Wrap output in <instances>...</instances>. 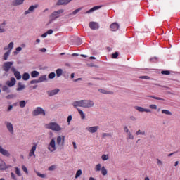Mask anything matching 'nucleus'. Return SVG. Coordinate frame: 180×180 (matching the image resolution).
Wrapping results in <instances>:
<instances>
[{
  "instance_id": "nucleus-1",
  "label": "nucleus",
  "mask_w": 180,
  "mask_h": 180,
  "mask_svg": "<svg viewBox=\"0 0 180 180\" xmlns=\"http://www.w3.org/2000/svg\"><path fill=\"white\" fill-rule=\"evenodd\" d=\"M72 106L77 109V108H94L95 106V102L92 100H79L72 103Z\"/></svg>"
},
{
  "instance_id": "nucleus-2",
  "label": "nucleus",
  "mask_w": 180,
  "mask_h": 180,
  "mask_svg": "<svg viewBox=\"0 0 180 180\" xmlns=\"http://www.w3.org/2000/svg\"><path fill=\"white\" fill-rule=\"evenodd\" d=\"M45 127L53 131H61V130H63L61 126L57 122H49L45 125Z\"/></svg>"
},
{
  "instance_id": "nucleus-3",
  "label": "nucleus",
  "mask_w": 180,
  "mask_h": 180,
  "mask_svg": "<svg viewBox=\"0 0 180 180\" xmlns=\"http://www.w3.org/2000/svg\"><path fill=\"white\" fill-rule=\"evenodd\" d=\"M64 13V9H59L56 11H53L49 16V22H53L57 18H60L61 14Z\"/></svg>"
},
{
  "instance_id": "nucleus-4",
  "label": "nucleus",
  "mask_w": 180,
  "mask_h": 180,
  "mask_svg": "<svg viewBox=\"0 0 180 180\" xmlns=\"http://www.w3.org/2000/svg\"><path fill=\"white\" fill-rule=\"evenodd\" d=\"M13 64H14L13 61L5 62L2 65L3 71H4L5 72H9V71L11 70L12 71V68H13Z\"/></svg>"
},
{
  "instance_id": "nucleus-5",
  "label": "nucleus",
  "mask_w": 180,
  "mask_h": 180,
  "mask_svg": "<svg viewBox=\"0 0 180 180\" xmlns=\"http://www.w3.org/2000/svg\"><path fill=\"white\" fill-rule=\"evenodd\" d=\"M64 144H65V136H58L56 138V146L59 148H64Z\"/></svg>"
},
{
  "instance_id": "nucleus-6",
  "label": "nucleus",
  "mask_w": 180,
  "mask_h": 180,
  "mask_svg": "<svg viewBox=\"0 0 180 180\" xmlns=\"http://www.w3.org/2000/svg\"><path fill=\"white\" fill-rule=\"evenodd\" d=\"M33 116H39V115H41V116H46V110L43 109L41 107H37L32 112Z\"/></svg>"
},
{
  "instance_id": "nucleus-7",
  "label": "nucleus",
  "mask_w": 180,
  "mask_h": 180,
  "mask_svg": "<svg viewBox=\"0 0 180 180\" xmlns=\"http://www.w3.org/2000/svg\"><path fill=\"white\" fill-rule=\"evenodd\" d=\"M4 124L10 134H13L15 133V129H13V124L8 121H5Z\"/></svg>"
},
{
  "instance_id": "nucleus-8",
  "label": "nucleus",
  "mask_w": 180,
  "mask_h": 180,
  "mask_svg": "<svg viewBox=\"0 0 180 180\" xmlns=\"http://www.w3.org/2000/svg\"><path fill=\"white\" fill-rule=\"evenodd\" d=\"M48 150L51 151V153H53V151H56L57 150V146H56V140L54 139H52L48 146Z\"/></svg>"
},
{
  "instance_id": "nucleus-9",
  "label": "nucleus",
  "mask_w": 180,
  "mask_h": 180,
  "mask_svg": "<svg viewBox=\"0 0 180 180\" xmlns=\"http://www.w3.org/2000/svg\"><path fill=\"white\" fill-rule=\"evenodd\" d=\"M39 8V4L32 5L29 7L28 10L24 12V15H30V13H33L36 9Z\"/></svg>"
},
{
  "instance_id": "nucleus-10",
  "label": "nucleus",
  "mask_w": 180,
  "mask_h": 180,
  "mask_svg": "<svg viewBox=\"0 0 180 180\" xmlns=\"http://www.w3.org/2000/svg\"><path fill=\"white\" fill-rule=\"evenodd\" d=\"M6 85L8 86V88H12V86H15V85H16V79H15V77H11L10 80H8L6 82Z\"/></svg>"
},
{
  "instance_id": "nucleus-11",
  "label": "nucleus",
  "mask_w": 180,
  "mask_h": 180,
  "mask_svg": "<svg viewBox=\"0 0 180 180\" xmlns=\"http://www.w3.org/2000/svg\"><path fill=\"white\" fill-rule=\"evenodd\" d=\"M134 109L141 113L146 112V113H151V110L146 109L141 106H135Z\"/></svg>"
},
{
  "instance_id": "nucleus-12",
  "label": "nucleus",
  "mask_w": 180,
  "mask_h": 180,
  "mask_svg": "<svg viewBox=\"0 0 180 180\" xmlns=\"http://www.w3.org/2000/svg\"><path fill=\"white\" fill-rule=\"evenodd\" d=\"M86 130L89 131V133H96L98 130H99V127L98 126H94V127H88L86 128Z\"/></svg>"
},
{
  "instance_id": "nucleus-13",
  "label": "nucleus",
  "mask_w": 180,
  "mask_h": 180,
  "mask_svg": "<svg viewBox=\"0 0 180 180\" xmlns=\"http://www.w3.org/2000/svg\"><path fill=\"white\" fill-rule=\"evenodd\" d=\"M6 21H4L2 23H0V34L6 32Z\"/></svg>"
},
{
  "instance_id": "nucleus-14",
  "label": "nucleus",
  "mask_w": 180,
  "mask_h": 180,
  "mask_svg": "<svg viewBox=\"0 0 180 180\" xmlns=\"http://www.w3.org/2000/svg\"><path fill=\"white\" fill-rule=\"evenodd\" d=\"M11 71L12 72H14V76L15 77L16 79L19 80L22 79V75H20V72L17 71L16 68H12Z\"/></svg>"
},
{
  "instance_id": "nucleus-15",
  "label": "nucleus",
  "mask_w": 180,
  "mask_h": 180,
  "mask_svg": "<svg viewBox=\"0 0 180 180\" xmlns=\"http://www.w3.org/2000/svg\"><path fill=\"white\" fill-rule=\"evenodd\" d=\"M0 154H2V155H4V157H11V153L9 151H8L6 149H4L2 148V146L0 145Z\"/></svg>"
},
{
  "instance_id": "nucleus-16",
  "label": "nucleus",
  "mask_w": 180,
  "mask_h": 180,
  "mask_svg": "<svg viewBox=\"0 0 180 180\" xmlns=\"http://www.w3.org/2000/svg\"><path fill=\"white\" fill-rule=\"evenodd\" d=\"M23 2H25V0H13L11 5L12 6H20V5H23Z\"/></svg>"
},
{
  "instance_id": "nucleus-17",
  "label": "nucleus",
  "mask_w": 180,
  "mask_h": 180,
  "mask_svg": "<svg viewBox=\"0 0 180 180\" xmlns=\"http://www.w3.org/2000/svg\"><path fill=\"white\" fill-rule=\"evenodd\" d=\"M37 147V144L34 143V146L32 147L30 151L29 157H36V155H34V153L36 151Z\"/></svg>"
},
{
  "instance_id": "nucleus-18",
  "label": "nucleus",
  "mask_w": 180,
  "mask_h": 180,
  "mask_svg": "<svg viewBox=\"0 0 180 180\" xmlns=\"http://www.w3.org/2000/svg\"><path fill=\"white\" fill-rule=\"evenodd\" d=\"M59 92H60L59 89H55L53 90H51V91H48L47 94L49 95V96H54V95H57V94L59 93Z\"/></svg>"
},
{
  "instance_id": "nucleus-19",
  "label": "nucleus",
  "mask_w": 180,
  "mask_h": 180,
  "mask_svg": "<svg viewBox=\"0 0 180 180\" xmlns=\"http://www.w3.org/2000/svg\"><path fill=\"white\" fill-rule=\"evenodd\" d=\"M89 27L92 30H96V29H99V25H98V22H89Z\"/></svg>"
},
{
  "instance_id": "nucleus-20",
  "label": "nucleus",
  "mask_w": 180,
  "mask_h": 180,
  "mask_svg": "<svg viewBox=\"0 0 180 180\" xmlns=\"http://www.w3.org/2000/svg\"><path fill=\"white\" fill-rule=\"evenodd\" d=\"M112 32H116L117 30H119V24L117 22H113L110 26Z\"/></svg>"
},
{
  "instance_id": "nucleus-21",
  "label": "nucleus",
  "mask_w": 180,
  "mask_h": 180,
  "mask_svg": "<svg viewBox=\"0 0 180 180\" xmlns=\"http://www.w3.org/2000/svg\"><path fill=\"white\" fill-rule=\"evenodd\" d=\"M71 1H72V0H58L56 5H58V6H60L61 5H67V4H70V2H71Z\"/></svg>"
},
{
  "instance_id": "nucleus-22",
  "label": "nucleus",
  "mask_w": 180,
  "mask_h": 180,
  "mask_svg": "<svg viewBox=\"0 0 180 180\" xmlns=\"http://www.w3.org/2000/svg\"><path fill=\"white\" fill-rule=\"evenodd\" d=\"M9 56H11V51H6L2 56L3 61H8Z\"/></svg>"
},
{
  "instance_id": "nucleus-23",
  "label": "nucleus",
  "mask_w": 180,
  "mask_h": 180,
  "mask_svg": "<svg viewBox=\"0 0 180 180\" xmlns=\"http://www.w3.org/2000/svg\"><path fill=\"white\" fill-rule=\"evenodd\" d=\"M76 109H77L78 113L79 114L81 119L82 120H84V119H86V117L84 111H82V110H81L80 108H78V107Z\"/></svg>"
},
{
  "instance_id": "nucleus-24",
  "label": "nucleus",
  "mask_w": 180,
  "mask_h": 180,
  "mask_svg": "<svg viewBox=\"0 0 180 180\" xmlns=\"http://www.w3.org/2000/svg\"><path fill=\"white\" fill-rule=\"evenodd\" d=\"M102 8V6H96L93 8H91L90 10L87 11L86 13H92V12H95V11H98V9H101Z\"/></svg>"
},
{
  "instance_id": "nucleus-25",
  "label": "nucleus",
  "mask_w": 180,
  "mask_h": 180,
  "mask_svg": "<svg viewBox=\"0 0 180 180\" xmlns=\"http://www.w3.org/2000/svg\"><path fill=\"white\" fill-rule=\"evenodd\" d=\"M26 88V86L25 84H22V82H18V88L16 89V91H23Z\"/></svg>"
},
{
  "instance_id": "nucleus-26",
  "label": "nucleus",
  "mask_w": 180,
  "mask_h": 180,
  "mask_svg": "<svg viewBox=\"0 0 180 180\" xmlns=\"http://www.w3.org/2000/svg\"><path fill=\"white\" fill-rule=\"evenodd\" d=\"M136 136H147V132L144 130L139 129L135 133Z\"/></svg>"
},
{
  "instance_id": "nucleus-27",
  "label": "nucleus",
  "mask_w": 180,
  "mask_h": 180,
  "mask_svg": "<svg viewBox=\"0 0 180 180\" xmlns=\"http://www.w3.org/2000/svg\"><path fill=\"white\" fill-rule=\"evenodd\" d=\"M126 140H127V141H129V140H134V135L131 131L127 134Z\"/></svg>"
},
{
  "instance_id": "nucleus-28",
  "label": "nucleus",
  "mask_w": 180,
  "mask_h": 180,
  "mask_svg": "<svg viewBox=\"0 0 180 180\" xmlns=\"http://www.w3.org/2000/svg\"><path fill=\"white\" fill-rule=\"evenodd\" d=\"M44 81H47V75H43L41 77H39L38 82H44Z\"/></svg>"
},
{
  "instance_id": "nucleus-29",
  "label": "nucleus",
  "mask_w": 180,
  "mask_h": 180,
  "mask_svg": "<svg viewBox=\"0 0 180 180\" xmlns=\"http://www.w3.org/2000/svg\"><path fill=\"white\" fill-rule=\"evenodd\" d=\"M98 91L100 92V94H103L104 95H110V94H112V92L103 89H98Z\"/></svg>"
},
{
  "instance_id": "nucleus-30",
  "label": "nucleus",
  "mask_w": 180,
  "mask_h": 180,
  "mask_svg": "<svg viewBox=\"0 0 180 180\" xmlns=\"http://www.w3.org/2000/svg\"><path fill=\"white\" fill-rule=\"evenodd\" d=\"M82 10V8H79L73 11L72 13L68 14V16H75V15H77V13L81 12Z\"/></svg>"
},
{
  "instance_id": "nucleus-31",
  "label": "nucleus",
  "mask_w": 180,
  "mask_h": 180,
  "mask_svg": "<svg viewBox=\"0 0 180 180\" xmlns=\"http://www.w3.org/2000/svg\"><path fill=\"white\" fill-rule=\"evenodd\" d=\"M39 75H40V72H39L36 70L31 72L32 78H37V77H39Z\"/></svg>"
},
{
  "instance_id": "nucleus-32",
  "label": "nucleus",
  "mask_w": 180,
  "mask_h": 180,
  "mask_svg": "<svg viewBox=\"0 0 180 180\" xmlns=\"http://www.w3.org/2000/svg\"><path fill=\"white\" fill-rule=\"evenodd\" d=\"M6 169V165L5 162L2 161V159H0V170Z\"/></svg>"
},
{
  "instance_id": "nucleus-33",
  "label": "nucleus",
  "mask_w": 180,
  "mask_h": 180,
  "mask_svg": "<svg viewBox=\"0 0 180 180\" xmlns=\"http://www.w3.org/2000/svg\"><path fill=\"white\" fill-rule=\"evenodd\" d=\"M2 91L4 92H6V94H10L11 93V89H9V86H2Z\"/></svg>"
},
{
  "instance_id": "nucleus-34",
  "label": "nucleus",
  "mask_w": 180,
  "mask_h": 180,
  "mask_svg": "<svg viewBox=\"0 0 180 180\" xmlns=\"http://www.w3.org/2000/svg\"><path fill=\"white\" fill-rule=\"evenodd\" d=\"M29 78H30V75H29V73L25 72L22 75V79L24 81H27Z\"/></svg>"
},
{
  "instance_id": "nucleus-35",
  "label": "nucleus",
  "mask_w": 180,
  "mask_h": 180,
  "mask_svg": "<svg viewBox=\"0 0 180 180\" xmlns=\"http://www.w3.org/2000/svg\"><path fill=\"white\" fill-rule=\"evenodd\" d=\"M14 46H15V44L13 42H10L8 44V51H10V53H11L12 50L13 49Z\"/></svg>"
},
{
  "instance_id": "nucleus-36",
  "label": "nucleus",
  "mask_w": 180,
  "mask_h": 180,
  "mask_svg": "<svg viewBox=\"0 0 180 180\" xmlns=\"http://www.w3.org/2000/svg\"><path fill=\"white\" fill-rule=\"evenodd\" d=\"M63 75V69H57L56 70V77L60 78Z\"/></svg>"
},
{
  "instance_id": "nucleus-37",
  "label": "nucleus",
  "mask_w": 180,
  "mask_h": 180,
  "mask_svg": "<svg viewBox=\"0 0 180 180\" xmlns=\"http://www.w3.org/2000/svg\"><path fill=\"white\" fill-rule=\"evenodd\" d=\"M162 115H167L168 116H172V112L168 110H162Z\"/></svg>"
},
{
  "instance_id": "nucleus-38",
  "label": "nucleus",
  "mask_w": 180,
  "mask_h": 180,
  "mask_svg": "<svg viewBox=\"0 0 180 180\" xmlns=\"http://www.w3.org/2000/svg\"><path fill=\"white\" fill-rule=\"evenodd\" d=\"M26 103L27 102L25 101L24 100L20 101L19 102L20 108H25L26 106Z\"/></svg>"
},
{
  "instance_id": "nucleus-39",
  "label": "nucleus",
  "mask_w": 180,
  "mask_h": 180,
  "mask_svg": "<svg viewBox=\"0 0 180 180\" xmlns=\"http://www.w3.org/2000/svg\"><path fill=\"white\" fill-rule=\"evenodd\" d=\"M101 174L102 175H103V176L108 175V170L106 169V168H105V167H101Z\"/></svg>"
},
{
  "instance_id": "nucleus-40",
  "label": "nucleus",
  "mask_w": 180,
  "mask_h": 180,
  "mask_svg": "<svg viewBox=\"0 0 180 180\" xmlns=\"http://www.w3.org/2000/svg\"><path fill=\"white\" fill-rule=\"evenodd\" d=\"M22 50V47L18 46L15 49V51H13V54L14 56H18V54L19 53V52Z\"/></svg>"
},
{
  "instance_id": "nucleus-41",
  "label": "nucleus",
  "mask_w": 180,
  "mask_h": 180,
  "mask_svg": "<svg viewBox=\"0 0 180 180\" xmlns=\"http://www.w3.org/2000/svg\"><path fill=\"white\" fill-rule=\"evenodd\" d=\"M48 78L49 79H54V78H56V73L55 72H51L49 75H48Z\"/></svg>"
},
{
  "instance_id": "nucleus-42",
  "label": "nucleus",
  "mask_w": 180,
  "mask_h": 180,
  "mask_svg": "<svg viewBox=\"0 0 180 180\" xmlns=\"http://www.w3.org/2000/svg\"><path fill=\"white\" fill-rule=\"evenodd\" d=\"M112 135L110 133H103L101 134L102 139H106V137H111Z\"/></svg>"
},
{
  "instance_id": "nucleus-43",
  "label": "nucleus",
  "mask_w": 180,
  "mask_h": 180,
  "mask_svg": "<svg viewBox=\"0 0 180 180\" xmlns=\"http://www.w3.org/2000/svg\"><path fill=\"white\" fill-rule=\"evenodd\" d=\"M148 98H152V99H156L157 101H165V99L160 97H155L153 96H148Z\"/></svg>"
},
{
  "instance_id": "nucleus-44",
  "label": "nucleus",
  "mask_w": 180,
  "mask_h": 180,
  "mask_svg": "<svg viewBox=\"0 0 180 180\" xmlns=\"http://www.w3.org/2000/svg\"><path fill=\"white\" fill-rule=\"evenodd\" d=\"M82 175V170L81 169H79L77 170V172H76V174H75V178H79L80 176Z\"/></svg>"
},
{
  "instance_id": "nucleus-45",
  "label": "nucleus",
  "mask_w": 180,
  "mask_h": 180,
  "mask_svg": "<svg viewBox=\"0 0 180 180\" xmlns=\"http://www.w3.org/2000/svg\"><path fill=\"white\" fill-rule=\"evenodd\" d=\"M15 174L18 176H22V174L20 173V169L18 167H15Z\"/></svg>"
},
{
  "instance_id": "nucleus-46",
  "label": "nucleus",
  "mask_w": 180,
  "mask_h": 180,
  "mask_svg": "<svg viewBox=\"0 0 180 180\" xmlns=\"http://www.w3.org/2000/svg\"><path fill=\"white\" fill-rule=\"evenodd\" d=\"M124 131L126 134H128L129 133H130V129H129V127L127 126H124Z\"/></svg>"
},
{
  "instance_id": "nucleus-47",
  "label": "nucleus",
  "mask_w": 180,
  "mask_h": 180,
  "mask_svg": "<svg viewBox=\"0 0 180 180\" xmlns=\"http://www.w3.org/2000/svg\"><path fill=\"white\" fill-rule=\"evenodd\" d=\"M71 120H72V115H69L68 117V120H67L68 126H70V124L71 123Z\"/></svg>"
},
{
  "instance_id": "nucleus-48",
  "label": "nucleus",
  "mask_w": 180,
  "mask_h": 180,
  "mask_svg": "<svg viewBox=\"0 0 180 180\" xmlns=\"http://www.w3.org/2000/svg\"><path fill=\"white\" fill-rule=\"evenodd\" d=\"M22 169L24 171V172H25V174H27V175L29 174V172L27 171V167H26V166L22 165Z\"/></svg>"
},
{
  "instance_id": "nucleus-49",
  "label": "nucleus",
  "mask_w": 180,
  "mask_h": 180,
  "mask_svg": "<svg viewBox=\"0 0 180 180\" xmlns=\"http://www.w3.org/2000/svg\"><path fill=\"white\" fill-rule=\"evenodd\" d=\"M161 74H162L163 75H169L171 72L169 70H163L161 72Z\"/></svg>"
},
{
  "instance_id": "nucleus-50",
  "label": "nucleus",
  "mask_w": 180,
  "mask_h": 180,
  "mask_svg": "<svg viewBox=\"0 0 180 180\" xmlns=\"http://www.w3.org/2000/svg\"><path fill=\"white\" fill-rule=\"evenodd\" d=\"M101 169H102V165H101V164H98L96 166V171H101Z\"/></svg>"
},
{
  "instance_id": "nucleus-51",
  "label": "nucleus",
  "mask_w": 180,
  "mask_h": 180,
  "mask_svg": "<svg viewBox=\"0 0 180 180\" xmlns=\"http://www.w3.org/2000/svg\"><path fill=\"white\" fill-rule=\"evenodd\" d=\"M150 109H153L154 110H157V105L151 104L149 105Z\"/></svg>"
},
{
  "instance_id": "nucleus-52",
  "label": "nucleus",
  "mask_w": 180,
  "mask_h": 180,
  "mask_svg": "<svg viewBox=\"0 0 180 180\" xmlns=\"http://www.w3.org/2000/svg\"><path fill=\"white\" fill-rule=\"evenodd\" d=\"M119 57V52H115L112 54V58H117Z\"/></svg>"
},
{
  "instance_id": "nucleus-53",
  "label": "nucleus",
  "mask_w": 180,
  "mask_h": 180,
  "mask_svg": "<svg viewBox=\"0 0 180 180\" xmlns=\"http://www.w3.org/2000/svg\"><path fill=\"white\" fill-rule=\"evenodd\" d=\"M37 175L39 176V178H46V174H41L39 172H37Z\"/></svg>"
},
{
  "instance_id": "nucleus-54",
  "label": "nucleus",
  "mask_w": 180,
  "mask_h": 180,
  "mask_svg": "<svg viewBox=\"0 0 180 180\" xmlns=\"http://www.w3.org/2000/svg\"><path fill=\"white\" fill-rule=\"evenodd\" d=\"M176 152H174L167 155V157H176Z\"/></svg>"
},
{
  "instance_id": "nucleus-55",
  "label": "nucleus",
  "mask_w": 180,
  "mask_h": 180,
  "mask_svg": "<svg viewBox=\"0 0 180 180\" xmlns=\"http://www.w3.org/2000/svg\"><path fill=\"white\" fill-rule=\"evenodd\" d=\"M56 169V165H51L49 167V171H54Z\"/></svg>"
},
{
  "instance_id": "nucleus-56",
  "label": "nucleus",
  "mask_w": 180,
  "mask_h": 180,
  "mask_svg": "<svg viewBox=\"0 0 180 180\" xmlns=\"http://www.w3.org/2000/svg\"><path fill=\"white\" fill-rule=\"evenodd\" d=\"M140 79H150V77L148 76H140Z\"/></svg>"
},
{
  "instance_id": "nucleus-57",
  "label": "nucleus",
  "mask_w": 180,
  "mask_h": 180,
  "mask_svg": "<svg viewBox=\"0 0 180 180\" xmlns=\"http://www.w3.org/2000/svg\"><path fill=\"white\" fill-rule=\"evenodd\" d=\"M30 84H39V79H34L30 82Z\"/></svg>"
},
{
  "instance_id": "nucleus-58",
  "label": "nucleus",
  "mask_w": 180,
  "mask_h": 180,
  "mask_svg": "<svg viewBox=\"0 0 180 180\" xmlns=\"http://www.w3.org/2000/svg\"><path fill=\"white\" fill-rule=\"evenodd\" d=\"M130 120H131V122H136V120H137V118L134 116H131Z\"/></svg>"
},
{
  "instance_id": "nucleus-59",
  "label": "nucleus",
  "mask_w": 180,
  "mask_h": 180,
  "mask_svg": "<svg viewBox=\"0 0 180 180\" xmlns=\"http://www.w3.org/2000/svg\"><path fill=\"white\" fill-rule=\"evenodd\" d=\"M6 99H13V94H10L6 96Z\"/></svg>"
},
{
  "instance_id": "nucleus-60",
  "label": "nucleus",
  "mask_w": 180,
  "mask_h": 180,
  "mask_svg": "<svg viewBox=\"0 0 180 180\" xmlns=\"http://www.w3.org/2000/svg\"><path fill=\"white\" fill-rule=\"evenodd\" d=\"M13 109V105H9L8 109H7V112H11V110Z\"/></svg>"
},
{
  "instance_id": "nucleus-61",
  "label": "nucleus",
  "mask_w": 180,
  "mask_h": 180,
  "mask_svg": "<svg viewBox=\"0 0 180 180\" xmlns=\"http://www.w3.org/2000/svg\"><path fill=\"white\" fill-rule=\"evenodd\" d=\"M53 30H49L46 32L47 34H53Z\"/></svg>"
},
{
  "instance_id": "nucleus-62",
  "label": "nucleus",
  "mask_w": 180,
  "mask_h": 180,
  "mask_svg": "<svg viewBox=\"0 0 180 180\" xmlns=\"http://www.w3.org/2000/svg\"><path fill=\"white\" fill-rule=\"evenodd\" d=\"M39 51H41V53H46V51H47V49H46V48H42L39 50Z\"/></svg>"
},
{
  "instance_id": "nucleus-63",
  "label": "nucleus",
  "mask_w": 180,
  "mask_h": 180,
  "mask_svg": "<svg viewBox=\"0 0 180 180\" xmlns=\"http://www.w3.org/2000/svg\"><path fill=\"white\" fill-rule=\"evenodd\" d=\"M157 161H158V165H162V162L160 160V159H157Z\"/></svg>"
},
{
  "instance_id": "nucleus-64",
  "label": "nucleus",
  "mask_w": 180,
  "mask_h": 180,
  "mask_svg": "<svg viewBox=\"0 0 180 180\" xmlns=\"http://www.w3.org/2000/svg\"><path fill=\"white\" fill-rule=\"evenodd\" d=\"M101 158H109V155H103Z\"/></svg>"
}]
</instances>
